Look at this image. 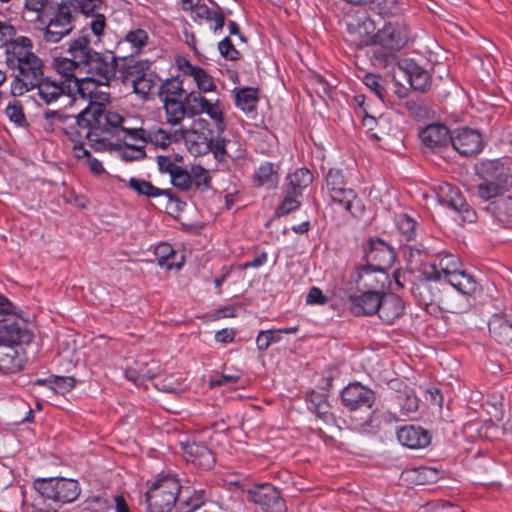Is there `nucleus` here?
<instances>
[{
	"label": "nucleus",
	"mask_w": 512,
	"mask_h": 512,
	"mask_svg": "<svg viewBox=\"0 0 512 512\" xmlns=\"http://www.w3.org/2000/svg\"><path fill=\"white\" fill-rule=\"evenodd\" d=\"M83 115L89 120L92 142L100 143L115 139L121 141L129 149V145L143 143V132L131 126L130 118L117 111L107 109L106 105L87 106Z\"/></svg>",
	"instance_id": "nucleus-1"
},
{
	"label": "nucleus",
	"mask_w": 512,
	"mask_h": 512,
	"mask_svg": "<svg viewBox=\"0 0 512 512\" xmlns=\"http://www.w3.org/2000/svg\"><path fill=\"white\" fill-rule=\"evenodd\" d=\"M462 262L456 255L443 253L429 264L422 265V275L427 280H444L458 291L463 298L473 295L478 288L474 277L462 269Z\"/></svg>",
	"instance_id": "nucleus-2"
},
{
	"label": "nucleus",
	"mask_w": 512,
	"mask_h": 512,
	"mask_svg": "<svg viewBox=\"0 0 512 512\" xmlns=\"http://www.w3.org/2000/svg\"><path fill=\"white\" fill-rule=\"evenodd\" d=\"M99 0H67L57 5L52 17L43 32V39L48 43H58L74 29L76 19L81 15L88 16L95 11Z\"/></svg>",
	"instance_id": "nucleus-3"
},
{
	"label": "nucleus",
	"mask_w": 512,
	"mask_h": 512,
	"mask_svg": "<svg viewBox=\"0 0 512 512\" xmlns=\"http://www.w3.org/2000/svg\"><path fill=\"white\" fill-rule=\"evenodd\" d=\"M433 280H427L422 275L420 270V278L418 282L414 283L411 287V293L418 302V305L423 307L429 314H437L443 310L448 313L458 314L467 311L470 307V302L467 298H463L459 302H450L441 298L439 290L434 288L431 284Z\"/></svg>",
	"instance_id": "nucleus-4"
},
{
	"label": "nucleus",
	"mask_w": 512,
	"mask_h": 512,
	"mask_svg": "<svg viewBox=\"0 0 512 512\" xmlns=\"http://www.w3.org/2000/svg\"><path fill=\"white\" fill-rule=\"evenodd\" d=\"M185 101L190 116L206 114L217 132L222 133L226 130L223 106L219 99L211 101L201 93L193 91L185 95Z\"/></svg>",
	"instance_id": "nucleus-5"
},
{
	"label": "nucleus",
	"mask_w": 512,
	"mask_h": 512,
	"mask_svg": "<svg viewBox=\"0 0 512 512\" xmlns=\"http://www.w3.org/2000/svg\"><path fill=\"white\" fill-rule=\"evenodd\" d=\"M16 66L19 73L11 84V93L14 96H20L35 89L37 82L42 80L43 62L37 55H34Z\"/></svg>",
	"instance_id": "nucleus-6"
},
{
	"label": "nucleus",
	"mask_w": 512,
	"mask_h": 512,
	"mask_svg": "<svg viewBox=\"0 0 512 512\" xmlns=\"http://www.w3.org/2000/svg\"><path fill=\"white\" fill-rule=\"evenodd\" d=\"M180 482H152L146 492V502L149 512H170L174 507Z\"/></svg>",
	"instance_id": "nucleus-7"
},
{
	"label": "nucleus",
	"mask_w": 512,
	"mask_h": 512,
	"mask_svg": "<svg viewBox=\"0 0 512 512\" xmlns=\"http://www.w3.org/2000/svg\"><path fill=\"white\" fill-rule=\"evenodd\" d=\"M409 41V29L402 21H389L377 31L374 42L391 52L399 51Z\"/></svg>",
	"instance_id": "nucleus-8"
},
{
	"label": "nucleus",
	"mask_w": 512,
	"mask_h": 512,
	"mask_svg": "<svg viewBox=\"0 0 512 512\" xmlns=\"http://www.w3.org/2000/svg\"><path fill=\"white\" fill-rule=\"evenodd\" d=\"M75 86L79 96L88 101V106L110 103V83L108 82L87 75L83 78H75Z\"/></svg>",
	"instance_id": "nucleus-9"
},
{
	"label": "nucleus",
	"mask_w": 512,
	"mask_h": 512,
	"mask_svg": "<svg viewBox=\"0 0 512 512\" xmlns=\"http://www.w3.org/2000/svg\"><path fill=\"white\" fill-rule=\"evenodd\" d=\"M248 495L264 512H286L285 500L270 482H259L253 489L248 490Z\"/></svg>",
	"instance_id": "nucleus-10"
},
{
	"label": "nucleus",
	"mask_w": 512,
	"mask_h": 512,
	"mask_svg": "<svg viewBox=\"0 0 512 512\" xmlns=\"http://www.w3.org/2000/svg\"><path fill=\"white\" fill-rule=\"evenodd\" d=\"M32 484L43 498L62 504L76 500L81 491L78 482H32Z\"/></svg>",
	"instance_id": "nucleus-11"
},
{
	"label": "nucleus",
	"mask_w": 512,
	"mask_h": 512,
	"mask_svg": "<svg viewBox=\"0 0 512 512\" xmlns=\"http://www.w3.org/2000/svg\"><path fill=\"white\" fill-rule=\"evenodd\" d=\"M207 126L206 120L199 119L191 130L182 132L188 151L196 157L206 155L211 150L213 132Z\"/></svg>",
	"instance_id": "nucleus-12"
},
{
	"label": "nucleus",
	"mask_w": 512,
	"mask_h": 512,
	"mask_svg": "<svg viewBox=\"0 0 512 512\" xmlns=\"http://www.w3.org/2000/svg\"><path fill=\"white\" fill-rule=\"evenodd\" d=\"M117 58L112 52H95L83 64L88 76L111 83L116 78Z\"/></svg>",
	"instance_id": "nucleus-13"
},
{
	"label": "nucleus",
	"mask_w": 512,
	"mask_h": 512,
	"mask_svg": "<svg viewBox=\"0 0 512 512\" xmlns=\"http://www.w3.org/2000/svg\"><path fill=\"white\" fill-rule=\"evenodd\" d=\"M397 416L384 406H378L364 419L352 418L351 425L361 434H376L386 425L396 422Z\"/></svg>",
	"instance_id": "nucleus-14"
},
{
	"label": "nucleus",
	"mask_w": 512,
	"mask_h": 512,
	"mask_svg": "<svg viewBox=\"0 0 512 512\" xmlns=\"http://www.w3.org/2000/svg\"><path fill=\"white\" fill-rule=\"evenodd\" d=\"M181 448L183 457L191 469L207 471L214 466V455L207 446L194 441H187L181 443Z\"/></svg>",
	"instance_id": "nucleus-15"
},
{
	"label": "nucleus",
	"mask_w": 512,
	"mask_h": 512,
	"mask_svg": "<svg viewBox=\"0 0 512 512\" xmlns=\"http://www.w3.org/2000/svg\"><path fill=\"white\" fill-rule=\"evenodd\" d=\"M450 143L463 156L475 155L483 148L481 134L477 130L467 127L457 129L451 135Z\"/></svg>",
	"instance_id": "nucleus-16"
},
{
	"label": "nucleus",
	"mask_w": 512,
	"mask_h": 512,
	"mask_svg": "<svg viewBox=\"0 0 512 512\" xmlns=\"http://www.w3.org/2000/svg\"><path fill=\"white\" fill-rule=\"evenodd\" d=\"M341 401L349 410H357L363 406L371 408L375 402V393L359 382L350 383L341 392Z\"/></svg>",
	"instance_id": "nucleus-17"
},
{
	"label": "nucleus",
	"mask_w": 512,
	"mask_h": 512,
	"mask_svg": "<svg viewBox=\"0 0 512 512\" xmlns=\"http://www.w3.org/2000/svg\"><path fill=\"white\" fill-rule=\"evenodd\" d=\"M175 66L182 75L193 78L199 93L213 92L216 89L213 77L200 66L192 64L186 57L176 56Z\"/></svg>",
	"instance_id": "nucleus-18"
},
{
	"label": "nucleus",
	"mask_w": 512,
	"mask_h": 512,
	"mask_svg": "<svg viewBox=\"0 0 512 512\" xmlns=\"http://www.w3.org/2000/svg\"><path fill=\"white\" fill-rule=\"evenodd\" d=\"M32 334L17 320H4L0 322V346L19 348L21 344L29 343Z\"/></svg>",
	"instance_id": "nucleus-19"
},
{
	"label": "nucleus",
	"mask_w": 512,
	"mask_h": 512,
	"mask_svg": "<svg viewBox=\"0 0 512 512\" xmlns=\"http://www.w3.org/2000/svg\"><path fill=\"white\" fill-rule=\"evenodd\" d=\"M388 275L385 270L368 264L357 272V289L364 291H381L385 288Z\"/></svg>",
	"instance_id": "nucleus-20"
},
{
	"label": "nucleus",
	"mask_w": 512,
	"mask_h": 512,
	"mask_svg": "<svg viewBox=\"0 0 512 512\" xmlns=\"http://www.w3.org/2000/svg\"><path fill=\"white\" fill-rule=\"evenodd\" d=\"M397 439L401 445L418 450L426 448L430 444L431 435L421 426L405 425L397 431Z\"/></svg>",
	"instance_id": "nucleus-21"
},
{
	"label": "nucleus",
	"mask_w": 512,
	"mask_h": 512,
	"mask_svg": "<svg viewBox=\"0 0 512 512\" xmlns=\"http://www.w3.org/2000/svg\"><path fill=\"white\" fill-rule=\"evenodd\" d=\"M359 295L350 296L351 312L356 316L374 315L381 304L382 291L358 290Z\"/></svg>",
	"instance_id": "nucleus-22"
},
{
	"label": "nucleus",
	"mask_w": 512,
	"mask_h": 512,
	"mask_svg": "<svg viewBox=\"0 0 512 512\" xmlns=\"http://www.w3.org/2000/svg\"><path fill=\"white\" fill-rule=\"evenodd\" d=\"M137 130H140L143 132L141 135L143 138L142 144H135V145H129V150L132 151V155H129L128 152H125L124 155L126 158L129 159H141L145 157V151L144 148L147 144V142H151L153 145L166 148L171 143L170 135L163 129L159 128L153 131H146L143 128H138Z\"/></svg>",
	"instance_id": "nucleus-23"
},
{
	"label": "nucleus",
	"mask_w": 512,
	"mask_h": 512,
	"mask_svg": "<svg viewBox=\"0 0 512 512\" xmlns=\"http://www.w3.org/2000/svg\"><path fill=\"white\" fill-rule=\"evenodd\" d=\"M368 261L375 263L373 266L385 270L389 268L395 260L394 249L382 239H371L369 250L366 253Z\"/></svg>",
	"instance_id": "nucleus-24"
},
{
	"label": "nucleus",
	"mask_w": 512,
	"mask_h": 512,
	"mask_svg": "<svg viewBox=\"0 0 512 512\" xmlns=\"http://www.w3.org/2000/svg\"><path fill=\"white\" fill-rule=\"evenodd\" d=\"M35 88H37L40 100L50 105L57 102L60 98L68 96L67 90L69 85H66V81L63 80L42 77V80L37 82Z\"/></svg>",
	"instance_id": "nucleus-25"
},
{
	"label": "nucleus",
	"mask_w": 512,
	"mask_h": 512,
	"mask_svg": "<svg viewBox=\"0 0 512 512\" xmlns=\"http://www.w3.org/2000/svg\"><path fill=\"white\" fill-rule=\"evenodd\" d=\"M451 133L443 124H430L419 133L421 143L429 149L445 147L450 143Z\"/></svg>",
	"instance_id": "nucleus-26"
},
{
	"label": "nucleus",
	"mask_w": 512,
	"mask_h": 512,
	"mask_svg": "<svg viewBox=\"0 0 512 512\" xmlns=\"http://www.w3.org/2000/svg\"><path fill=\"white\" fill-rule=\"evenodd\" d=\"M404 309L405 304L401 297L394 293H383L377 314L384 323L392 324L403 315Z\"/></svg>",
	"instance_id": "nucleus-27"
},
{
	"label": "nucleus",
	"mask_w": 512,
	"mask_h": 512,
	"mask_svg": "<svg viewBox=\"0 0 512 512\" xmlns=\"http://www.w3.org/2000/svg\"><path fill=\"white\" fill-rule=\"evenodd\" d=\"M44 130L63 136L70 125L77 123L76 115L67 114L62 110H48L44 112Z\"/></svg>",
	"instance_id": "nucleus-28"
},
{
	"label": "nucleus",
	"mask_w": 512,
	"mask_h": 512,
	"mask_svg": "<svg viewBox=\"0 0 512 512\" xmlns=\"http://www.w3.org/2000/svg\"><path fill=\"white\" fill-rule=\"evenodd\" d=\"M280 181V165L265 161L259 165L253 175V185L267 190L275 189Z\"/></svg>",
	"instance_id": "nucleus-29"
},
{
	"label": "nucleus",
	"mask_w": 512,
	"mask_h": 512,
	"mask_svg": "<svg viewBox=\"0 0 512 512\" xmlns=\"http://www.w3.org/2000/svg\"><path fill=\"white\" fill-rule=\"evenodd\" d=\"M7 48V62L9 65H18L22 61L34 56L33 43L30 38L26 36H18L12 38L8 43Z\"/></svg>",
	"instance_id": "nucleus-30"
},
{
	"label": "nucleus",
	"mask_w": 512,
	"mask_h": 512,
	"mask_svg": "<svg viewBox=\"0 0 512 512\" xmlns=\"http://www.w3.org/2000/svg\"><path fill=\"white\" fill-rule=\"evenodd\" d=\"M128 187L135 191L139 195L146 196L148 198H157L165 196L169 202H179L177 196L170 189H161L154 186L151 182L141 178H130Z\"/></svg>",
	"instance_id": "nucleus-31"
},
{
	"label": "nucleus",
	"mask_w": 512,
	"mask_h": 512,
	"mask_svg": "<svg viewBox=\"0 0 512 512\" xmlns=\"http://www.w3.org/2000/svg\"><path fill=\"white\" fill-rule=\"evenodd\" d=\"M24 368V357L19 348L0 346V372L15 374Z\"/></svg>",
	"instance_id": "nucleus-32"
},
{
	"label": "nucleus",
	"mask_w": 512,
	"mask_h": 512,
	"mask_svg": "<svg viewBox=\"0 0 512 512\" xmlns=\"http://www.w3.org/2000/svg\"><path fill=\"white\" fill-rule=\"evenodd\" d=\"M325 195L327 197V203L329 206L338 207L339 209L344 210L352 215V208L354 204L360 202L357 193L348 185L341 189H336L326 193Z\"/></svg>",
	"instance_id": "nucleus-33"
},
{
	"label": "nucleus",
	"mask_w": 512,
	"mask_h": 512,
	"mask_svg": "<svg viewBox=\"0 0 512 512\" xmlns=\"http://www.w3.org/2000/svg\"><path fill=\"white\" fill-rule=\"evenodd\" d=\"M235 106L246 115L256 111L259 102V90L253 87L235 88L233 90Z\"/></svg>",
	"instance_id": "nucleus-34"
},
{
	"label": "nucleus",
	"mask_w": 512,
	"mask_h": 512,
	"mask_svg": "<svg viewBox=\"0 0 512 512\" xmlns=\"http://www.w3.org/2000/svg\"><path fill=\"white\" fill-rule=\"evenodd\" d=\"M91 44H93V39L87 33V29L83 28L80 34L70 42L68 51L83 65L96 52L91 49Z\"/></svg>",
	"instance_id": "nucleus-35"
},
{
	"label": "nucleus",
	"mask_w": 512,
	"mask_h": 512,
	"mask_svg": "<svg viewBox=\"0 0 512 512\" xmlns=\"http://www.w3.org/2000/svg\"><path fill=\"white\" fill-rule=\"evenodd\" d=\"M191 17L195 22L206 21L214 33L220 32L225 24V15L221 9H211L205 4L197 7V11Z\"/></svg>",
	"instance_id": "nucleus-36"
},
{
	"label": "nucleus",
	"mask_w": 512,
	"mask_h": 512,
	"mask_svg": "<svg viewBox=\"0 0 512 512\" xmlns=\"http://www.w3.org/2000/svg\"><path fill=\"white\" fill-rule=\"evenodd\" d=\"M485 209L499 222L512 221V196L502 193L495 200L487 203Z\"/></svg>",
	"instance_id": "nucleus-37"
},
{
	"label": "nucleus",
	"mask_w": 512,
	"mask_h": 512,
	"mask_svg": "<svg viewBox=\"0 0 512 512\" xmlns=\"http://www.w3.org/2000/svg\"><path fill=\"white\" fill-rule=\"evenodd\" d=\"M491 337L500 344H509L512 341V320L505 316L494 315L489 323Z\"/></svg>",
	"instance_id": "nucleus-38"
},
{
	"label": "nucleus",
	"mask_w": 512,
	"mask_h": 512,
	"mask_svg": "<svg viewBox=\"0 0 512 512\" xmlns=\"http://www.w3.org/2000/svg\"><path fill=\"white\" fill-rule=\"evenodd\" d=\"M77 123L70 125L67 132L63 134L66 140L74 143V145H83V140L88 139L92 142L91 130L89 126V120L83 115V110L76 115Z\"/></svg>",
	"instance_id": "nucleus-39"
},
{
	"label": "nucleus",
	"mask_w": 512,
	"mask_h": 512,
	"mask_svg": "<svg viewBox=\"0 0 512 512\" xmlns=\"http://www.w3.org/2000/svg\"><path fill=\"white\" fill-rule=\"evenodd\" d=\"M406 72L412 89L420 92H425L430 89L431 77L427 70L423 69L415 62H408L406 64Z\"/></svg>",
	"instance_id": "nucleus-40"
},
{
	"label": "nucleus",
	"mask_w": 512,
	"mask_h": 512,
	"mask_svg": "<svg viewBox=\"0 0 512 512\" xmlns=\"http://www.w3.org/2000/svg\"><path fill=\"white\" fill-rule=\"evenodd\" d=\"M154 255L158 265L168 270L182 266L183 257L180 256L178 261V254L169 243L163 242L158 244L154 250Z\"/></svg>",
	"instance_id": "nucleus-41"
},
{
	"label": "nucleus",
	"mask_w": 512,
	"mask_h": 512,
	"mask_svg": "<svg viewBox=\"0 0 512 512\" xmlns=\"http://www.w3.org/2000/svg\"><path fill=\"white\" fill-rule=\"evenodd\" d=\"M288 191L292 194L302 196L303 190L313 181V174L307 168H298L287 175Z\"/></svg>",
	"instance_id": "nucleus-42"
},
{
	"label": "nucleus",
	"mask_w": 512,
	"mask_h": 512,
	"mask_svg": "<svg viewBox=\"0 0 512 512\" xmlns=\"http://www.w3.org/2000/svg\"><path fill=\"white\" fill-rule=\"evenodd\" d=\"M166 114L167 123L172 126H177L182 123L186 113H188L186 101L168 99L162 101Z\"/></svg>",
	"instance_id": "nucleus-43"
},
{
	"label": "nucleus",
	"mask_w": 512,
	"mask_h": 512,
	"mask_svg": "<svg viewBox=\"0 0 512 512\" xmlns=\"http://www.w3.org/2000/svg\"><path fill=\"white\" fill-rule=\"evenodd\" d=\"M437 197L440 203L452 209L462 205V200L464 199L457 187L446 182L438 185Z\"/></svg>",
	"instance_id": "nucleus-44"
},
{
	"label": "nucleus",
	"mask_w": 512,
	"mask_h": 512,
	"mask_svg": "<svg viewBox=\"0 0 512 512\" xmlns=\"http://www.w3.org/2000/svg\"><path fill=\"white\" fill-rule=\"evenodd\" d=\"M394 224L406 241H411L416 238L418 223L415 218L407 213L401 212L395 214Z\"/></svg>",
	"instance_id": "nucleus-45"
},
{
	"label": "nucleus",
	"mask_w": 512,
	"mask_h": 512,
	"mask_svg": "<svg viewBox=\"0 0 512 512\" xmlns=\"http://www.w3.org/2000/svg\"><path fill=\"white\" fill-rule=\"evenodd\" d=\"M184 93L183 82L178 77L167 79L159 88V96L162 101L182 100Z\"/></svg>",
	"instance_id": "nucleus-46"
},
{
	"label": "nucleus",
	"mask_w": 512,
	"mask_h": 512,
	"mask_svg": "<svg viewBox=\"0 0 512 512\" xmlns=\"http://www.w3.org/2000/svg\"><path fill=\"white\" fill-rule=\"evenodd\" d=\"M88 16H91V20L86 24L87 33L90 34L93 39V44L98 45L104 35L107 27L106 17L103 14L95 13V11Z\"/></svg>",
	"instance_id": "nucleus-47"
},
{
	"label": "nucleus",
	"mask_w": 512,
	"mask_h": 512,
	"mask_svg": "<svg viewBox=\"0 0 512 512\" xmlns=\"http://www.w3.org/2000/svg\"><path fill=\"white\" fill-rule=\"evenodd\" d=\"M73 154L77 159H85L86 165L92 174L100 176L106 172L102 162L93 157L83 145H74Z\"/></svg>",
	"instance_id": "nucleus-48"
},
{
	"label": "nucleus",
	"mask_w": 512,
	"mask_h": 512,
	"mask_svg": "<svg viewBox=\"0 0 512 512\" xmlns=\"http://www.w3.org/2000/svg\"><path fill=\"white\" fill-rule=\"evenodd\" d=\"M347 185L348 181L343 171L338 168H331L328 170L325 176L324 186L322 187V190L326 194L336 189H341Z\"/></svg>",
	"instance_id": "nucleus-49"
},
{
	"label": "nucleus",
	"mask_w": 512,
	"mask_h": 512,
	"mask_svg": "<svg viewBox=\"0 0 512 512\" xmlns=\"http://www.w3.org/2000/svg\"><path fill=\"white\" fill-rule=\"evenodd\" d=\"M134 92L146 97L156 86V79L152 73H141L132 79Z\"/></svg>",
	"instance_id": "nucleus-50"
},
{
	"label": "nucleus",
	"mask_w": 512,
	"mask_h": 512,
	"mask_svg": "<svg viewBox=\"0 0 512 512\" xmlns=\"http://www.w3.org/2000/svg\"><path fill=\"white\" fill-rule=\"evenodd\" d=\"M148 40L149 36L146 30L137 28L128 31L123 40L119 42V44H121L122 42L128 43L133 49V52L138 53L147 45Z\"/></svg>",
	"instance_id": "nucleus-51"
},
{
	"label": "nucleus",
	"mask_w": 512,
	"mask_h": 512,
	"mask_svg": "<svg viewBox=\"0 0 512 512\" xmlns=\"http://www.w3.org/2000/svg\"><path fill=\"white\" fill-rule=\"evenodd\" d=\"M5 115L16 126L25 127L28 125L23 105L19 100L13 99L5 108Z\"/></svg>",
	"instance_id": "nucleus-52"
},
{
	"label": "nucleus",
	"mask_w": 512,
	"mask_h": 512,
	"mask_svg": "<svg viewBox=\"0 0 512 512\" xmlns=\"http://www.w3.org/2000/svg\"><path fill=\"white\" fill-rule=\"evenodd\" d=\"M190 177L192 185L200 191H207L211 188V178L209 171L200 165L191 167Z\"/></svg>",
	"instance_id": "nucleus-53"
},
{
	"label": "nucleus",
	"mask_w": 512,
	"mask_h": 512,
	"mask_svg": "<svg viewBox=\"0 0 512 512\" xmlns=\"http://www.w3.org/2000/svg\"><path fill=\"white\" fill-rule=\"evenodd\" d=\"M82 65L77 59L58 58L55 60V69L66 79L64 81L73 80L75 82V71L78 66Z\"/></svg>",
	"instance_id": "nucleus-54"
},
{
	"label": "nucleus",
	"mask_w": 512,
	"mask_h": 512,
	"mask_svg": "<svg viewBox=\"0 0 512 512\" xmlns=\"http://www.w3.org/2000/svg\"><path fill=\"white\" fill-rule=\"evenodd\" d=\"M478 173L485 180L499 179L502 175V164L499 160L482 161L478 168Z\"/></svg>",
	"instance_id": "nucleus-55"
},
{
	"label": "nucleus",
	"mask_w": 512,
	"mask_h": 512,
	"mask_svg": "<svg viewBox=\"0 0 512 512\" xmlns=\"http://www.w3.org/2000/svg\"><path fill=\"white\" fill-rule=\"evenodd\" d=\"M377 7L381 16L395 17L405 10V3L403 0H382Z\"/></svg>",
	"instance_id": "nucleus-56"
},
{
	"label": "nucleus",
	"mask_w": 512,
	"mask_h": 512,
	"mask_svg": "<svg viewBox=\"0 0 512 512\" xmlns=\"http://www.w3.org/2000/svg\"><path fill=\"white\" fill-rule=\"evenodd\" d=\"M300 197L301 196L292 194L291 191H287V194L284 197L283 201L277 207L275 215L277 217H282L293 211L298 210L301 205V202L299 200Z\"/></svg>",
	"instance_id": "nucleus-57"
},
{
	"label": "nucleus",
	"mask_w": 512,
	"mask_h": 512,
	"mask_svg": "<svg viewBox=\"0 0 512 512\" xmlns=\"http://www.w3.org/2000/svg\"><path fill=\"white\" fill-rule=\"evenodd\" d=\"M502 193L501 186L489 180L479 184L477 187V195L487 203L495 200V198L500 196Z\"/></svg>",
	"instance_id": "nucleus-58"
},
{
	"label": "nucleus",
	"mask_w": 512,
	"mask_h": 512,
	"mask_svg": "<svg viewBox=\"0 0 512 512\" xmlns=\"http://www.w3.org/2000/svg\"><path fill=\"white\" fill-rule=\"evenodd\" d=\"M75 379L70 376H52L49 381V388L57 394H65L75 387Z\"/></svg>",
	"instance_id": "nucleus-59"
},
{
	"label": "nucleus",
	"mask_w": 512,
	"mask_h": 512,
	"mask_svg": "<svg viewBox=\"0 0 512 512\" xmlns=\"http://www.w3.org/2000/svg\"><path fill=\"white\" fill-rule=\"evenodd\" d=\"M277 329L261 330L256 338V345L259 351H266L271 344L281 340Z\"/></svg>",
	"instance_id": "nucleus-60"
},
{
	"label": "nucleus",
	"mask_w": 512,
	"mask_h": 512,
	"mask_svg": "<svg viewBox=\"0 0 512 512\" xmlns=\"http://www.w3.org/2000/svg\"><path fill=\"white\" fill-rule=\"evenodd\" d=\"M171 183L176 188L186 191L190 189L192 186V179L190 177V172L179 166L171 175H170Z\"/></svg>",
	"instance_id": "nucleus-61"
},
{
	"label": "nucleus",
	"mask_w": 512,
	"mask_h": 512,
	"mask_svg": "<svg viewBox=\"0 0 512 512\" xmlns=\"http://www.w3.org/2000/svg\"><path fill=\"white\" fill-rule=\"evenodd\" d=\"M204 490H196L195 493L181 502V512H194L205 503Z\"/></svg>",
	"instance_id": "nucleus-62"
},
{
	"label": "nucleus",
	"mask_w": 512,
	"mask_h": 512,
	"mask_svg": "<svg viewBox=\"0 0 512 512\" xmlns=\"http://www.w3.org/2000/svg\"><path fill=\"white\" fill-rule=\"evenodd\" d=\"M218 49L226 60L236 61L240 58V52L233 45L230 37H225L218 43Z\"/></svg>",
	"instance_id": "nucleus-63"
},
{
	"label": "nucleus",
	"mask_w": 512,
	"mask_h": 512,
	"mask_svg": "<svg viewBox=\"0 0 512 512\" xmlns=\"http://www.w3.org/2000/svg\"><path fill=\"white\" fill-rule=\"evenodd\" d=\"M241 377V370H235L233 373L223 372L218 378L212 379L210 385L211 387L233 386L241 379Z\"/></svg>",
	"instance_id": "nucleus-64"
}]
</instances>
